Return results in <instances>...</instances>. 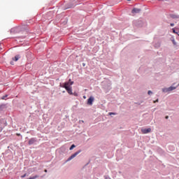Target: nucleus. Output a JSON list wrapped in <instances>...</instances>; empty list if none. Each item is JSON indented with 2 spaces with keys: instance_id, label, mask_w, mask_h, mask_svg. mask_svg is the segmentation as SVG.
<instances>
[{
  "instance_id": "obj_26",
  "label": "nucleus",
  "mask_w": 179,
  "mask_h": 179,
  "mask_svg": "<svg viewBox=\"0 0 179 179\" xmlns=\"http://www.w3.org/2000/svg\"><path fill=\"white\" fill-rule=\"evenodd\" d=\"M45 171V173H47V169H45V171Z\"/></svg>"
},
{
  "instance_id": "obj_2",
  "label": "nucleus",
  "mask_w": 179,
  "mask_h": 179,
  "mask_svg": "<svg viewBox=\"0 0 179 179\" xmlns=\"http://www.w3.org/2000/svg\"><path fill=\"white\" fill-rule=\"evenodd\" d=\"M79 153H80V150L77 151L76 152L73 154L70 157H69L67 159V162H71V160H72V159H75V157H76L77 155H78Z\"/></svg>"
},
{
  "instance_id": "obj_10",
  "label": "nucleus",
  "mask_w": 179,
  "mask_h": 179,
  "mask_svg": "<svg viewBox=\"0 0 179 179\" xmlns=\"http://www.w3.org/2000/svg\"><path fill=\"white\" fill-rule=\"evenodd\" d=\"M171 17H172V19H179V15L176 14H172L171 15Z\"/></svg>"
},
{
  "instance_id": "obj_21",
  "label": "nucleus",
  "mask_w": 179,
  "mask_h": 179,
  "mask_svg": "<svg viewBox=\"0 0 179 179\" xmlns=\"http://www.w3.org/2000/svg\"><path fill=\"white\" fill-rule=\"evenodd\" d=\"M154 103H159V99H157L156 101H154Z\"/></svg>"
},
{
  "instance_id": "obj_4",
  "label": "nucleus",
  "mask_w": 179,
  "mask_h": 179,
  "mask_svg": "<svg viewBox=\"0 0 179 179\" xmlns=\"http://www.w3.org/2000/svg\"><path fill=\"white\" fill-rule=\"evenodd\" d=\"M93 101H94V98L93 96H90L87 99V104H89V106H92Z\"/></svg>"
},
{
  "instance_id": "obj_19",
  "label": "nucleus",
  "mask_w": 179,
  "mask_h": 179,
  "mask_svg": "<svg viewBox=\"0 0 179 179\" xmlns=\"http://www.w3.org/2000/svg\"><path fill=\"white\" fill-rule=\"evenodd\" d=\"M26 176H27V174L24 173L23 176H21V178H24V177H26Z\"/></svg>"
},
{
  "instance_id": "obj_28",
  "label": "nucleus",
  "mask_w": 179,
  "mask_h": 179,
  "mask_svg": "<svg viewBox=\"0 0 179 179\" xmlns=\"http://www.w3.org/2000/svg\"><path fill=\"white\" fill-rule=\"evenodd\" d=\"M83 66H85V64H83Z\"/></svg>"
},
{
  "instance_id": "obj_6",
  "label": "nucleus",
  "mask_w": 179,
  "mask_h": 179,
  "mask_svg": "<svg viewBox=\"0 0 179 179\" xmlns=\"http://www.w3.org/2000/svg\"><path fill=\"white\" fill-rule=\"evenodd\" d=\"M36 142H37V140H36L35 138H32L29 140L28 144L29 145H34V143H36Z\"/></svg>"
},
{
  "instance_id": "obj_29",
  "label": "nucleus",
  "mask_w": 179,
  "mask_h": 179,
  "mask_svg": "<svg viewBox=\"0 0 179 179\" xmlns=\"http://www.w3.org/2000/svg\"><path fill=\"white\" fill-rule=\"evenodd\" d=\"M127 1H131V0H127Z\"/></svg>"
},
{
  "instance_id": "obj_12",
  "label": "nucleus",
  "mask_w": 179,
  "mask_h": 179,
  "mask_svg": "<svg viewBox=\"0 0 179 179\" xmlns=\"http://www.w3.org/2000/svg\"><path fill=\"white\" fill-rule=\"evenodd\" d=\"M172 30H173V33H174L175 34H178V36H179V30L178 29H177L176 31V29L173 28V29H172Z\"/></svg>"
},
{
  "instance_id": "obj_24",
  "label": "nucleus",
  "mask_w": 179,
  "mask_h": 179,
  "mask_svg": "<svg viewBox=\"0 0 179 179\" xmlns=\"http://www.w3.org/2000/svg\"><path fill=\"white\" fill-rule=\"evenodd\" d=\"M75 96H78V93H74L73 94Z\"/></svg>"
},
{
  "instance_id": "obj_11",
  "label": "nucleus",
  "mask_w": 179,
  "mask_h": 179,
  "mask_svg": "<svg viewBox=\"0 0 179 179\" xmlns=\"http://www.w3.org/2000/svg\"><path fill=\"white\" fill-rule=\"evenodd\" d=\"M169 92H173V90H176L177 89V87H173V86H171L169 87H168Z\"/></svg>"
},
{
  "instance_id": "obj_14",
  "label": "nucleus",
  "mask_w": 179,
  "mask_h": 179,
  "mask_svg": "<svg viewBox=\"0 0 179 179\" xmlns=\"http://www.w3.org/2000/svg\"><path fill=\"white\" fill-rule=\"evenodd\" d=\"M20 29L19 28H14L12 29V31H15L16 33H17V31H19Z\"/></svg>"
},
{
  "instance_id": "obj_13",
  "label": "nucleus",
  "mask_w": 179,
  "mask_h": 179,
  "mask_svg": "<svg viewBox=\"0 0 179 179\" xmlns=\"http://www.w3.org/2000/svg\"><path fill=\"white\" fill-rule=\"evenodd\" d=\"M162 92H163L164 93H167V92H169V87H168V88H163V89H162Z\"/></svg>"
},
{
  "instance_id": "obj_23",
  "label": "nucleus",
  "mask_w": 179,
  "mask_h": 179,
  "mask_svg": "<svg viewBox=\"0 0 179 179\" xmlns=\"http://www.w3.org/2000/svg\"><path fill=\"white\" fill-rule=\"evenodd\" d=\"M166 120H169V116L165 117Z\"/></svg>"
},
{
  "instance_id": "obj_9",
  "label": "nucleus",
  "mask_w": 179,
  "mask_h": 179,
  "mask_svg": "<svg viewBox=\"0 0 179 179\" xmlns=\"http://www.w3.org/2000/svg\"><path fill=\"white\" fill-rule=\"evenodd\" d=\"M20 58V55H17L15 56L14 58H13V61H15V62H16V61H19Z\"/></svg>"
},
{
  "instance_id": "obj_17",
  "label": "nucleus",
  "mask_w": 179,
  "mask_h": 179,
  "mask_svg": "<svg viewBox=\"0 0 179 179\" xmlns=\"http://www.w3.org/2000/svg\"><path fill=\"white\" fill-rule=\"evenodd\" d=\"M172 43L174 45H176L177 43H176V40L174 38L172 39Z\"/></svg>"
},
{
  "instance_id": "obj_20",
  "label": "nucleus",
  "mask_w": 179,
  "mask_h": 179,
  "mask_svg": "<svg viewBox=\"0 0 179 179\" xmlns=\"http://www.w3.org/2000/svg\"><path fill=\"white\" fill-rule=\"evenodd\" d=\"M148 93V94H152L153 92H152V91L149 90Z\"/></svg>"
},
{
  "instance_id": "obj_27",
  "label": "nucleus",
  "mask_w": 179,
  "mask_h": 179,
  "mask_svg": "<svg viewBox=\"0 0 179 179\" xmlns=\"http://www.w3.org/2000/svg\"><path fill=\"white\" fill-rule=\"evenodd\" d=\"M83 98H84V99H86V96H84Z\"/></svg>"
},
{
  "instance_id": "obj_25",
  "label": "nucleus",
  "mask_w": 179,
  "mask_h": 179,
  "mask_svg": "<svg viewBox=\"0 0 179 179\" xmlns=\"http://www.w3.org/2000/svg\"><path fill=\"white\" fill-rule=\"evenodd\" d=\"M17 136H20V134H17Z\"/></svg>"
},
{
  "instance_id": "obj_15",
  "label": "nucleus",
  "mask_w": 179,
  "mask_h": 179,
  "mask_svg": "<svg viewBox=\"0 0 179 179\" xmlns=\"http://www.w3.org/2000/svg\"><path fill=\"white\" fill-rule=\"evenodd\" d=\"M6 97H8V94L3 96L1 97V99H2V100H6Z\"/></svg>"
},
{
  "instance_id": "obj_8",
  "label": "nucleus",
  "mask_w": 179,
  "mask_h": 179,
  "mask_svg": "<svg viewBox=\"0 0 179 179\" xmlns=\"http://www.w3.org/2000/svg\"><path fill=\"white\" fill-rule=\"evenodd\" d=\"M141 12V9L139 8H134L132 10V13H139Z\"/></svg>"
},
{
  "instance_id": "obj_18",
  "label": "nucleus",
  "mask_w": 179,
  "mask_h": 179,
  "mask_svg": "<svg viewBox=\"0 0 179 179\" xmlns=\"http://www.w3.org/2000/svg\"><path fill=\"white\" fill-rule=\"evenodd\" d=\"M115 113H109V115H116Z\"/></svg>"
},
{
  "instance_id": "obj_1",
  "label": "nucleus",
  "mask_w": 179,
  "mask_h": 179,
  "mask_svg": "<svg viewBox=\"0 0 179 179\" xmlns=\"http://www.w3.org/2000/svg\"><path fill=\"white\" fill-rule=\"evenodd\" d=\"M72 85H73V81H71V79H69V82L64 83L62 87L66 89V87H71Z\"/></svg>"
},
{
  "instance_id": "obj_7",
  "label": "nucleus",
  "mask_w": 179,
  "mask_h": 179,
  "mask_svg": "<svg viewBox=\"0 0 179 179\" xmlns=\"http://www.w3.org/2000/svg\"><path fill=\"white\" fill-rule=\"evenodd\" d=\"M66 90L69 93V94H73V92H72V87H66Z\"/></svg>"
},
{
  "instance_id": "obj_5",
  "label": "nucleus",
  "mask_w": 179,
  "mask_h": 179,
  "mask_svg": "<svg viewBox=\"0 0 179 179\" xmlns=\"http://www.w3.org/2000/svg\"><path fill=\"white\" fill-rule=\"evenodd\" d=\"M151 131H152V129L150 128L141 129L142 134H149V132H151Z\"/></svg>"
},
{
  "instance_id": "obj_22",
  "label": "nucleus",
  "mask_w": 179,
  "mask_h": 179,
  "mask_svg": "<svg viewBox=\"0 0 179 179\" xmlns=\"http://www.w3.org/2000/svg\"><path fill=\"white\" fill-rule=\"evenodd\" d=\"M171 26L173 27H174V23H171Z\"/></svg>"
},
{
  "instance_id": "obj_16",
  "label": "nucleus",
  "mask_w": 179,
  "mask_h": 179,
  "mask_svg": "<svg viewBox=\"0 0 179 179\" xmlns=\"http://www.w3.org/2000/svg\"><path fill=\"white\" fill-rule=\"evenodd\" d=\"M73 148H76V145H75L74 144H73V145L70 147L69 150H72L73 149Z\"/></svg>"
},
{
  "instance_id": "obj_3",
  "label": "nucleus",
  "mask_w": 179,
  "mask_h": 179,
  "mask_svg": "<svg viewBox=\"0 0 179 179\" xmlns=\"http://www.w3.org/2000/svg\"><path fill=\"white\" fill-rule=\"evenodd\" d=\"M6 123L5 120H0V132H2V130L5 128Z\"/></svg>"
}]
</instances>
